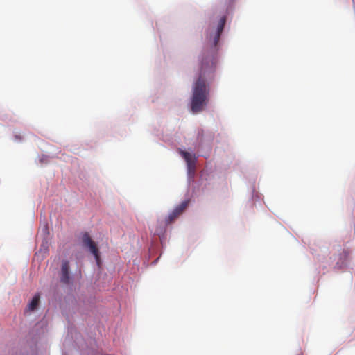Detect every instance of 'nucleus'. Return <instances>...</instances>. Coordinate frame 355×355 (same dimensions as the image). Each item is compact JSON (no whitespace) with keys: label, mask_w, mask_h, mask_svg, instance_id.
Returning <instances> with one entry per match:
<instances>
[{"label":"nucleus","mask_w":355,"mask_h":355,"mask_svg":"<svg viewBox=\"0 0 355 355\" xmlns=\"http://www.w3.org/2000/svg\"><path fill=\"white\" fill-rule=\"evenodd\" d=\"M214 69V62L211 58L202 59L199 76L193 87L191 100V110L194 114L202 111L209 101V88L206 83L205 77L212 73Z\"/></svg>","instance_id":"1"},{"label":"nucleus","mask_w":355,"mask_h":355,"mask_svg":"<svg viewBox=\"0 0 355 355\" xmlns=\"http://www.w3.org/2000/svg\"><path fill=\"white\" fill-rule=\"evenodd\" d=\"M82 241L85 246L87 247L90 252L93 254L96 261L98 265L100 264V255L98 249L94 243V241L92 239L89 234L87 232L83 234L82 236Z\"/></svg>","instance_id":"2"},{"label":"nucleus","mask_w":355,"mask_h":355,"mask_svg":"<svg viewBox=\"0 0 355 355\" xmlns=\"http://www.w3.org/2000/svg\"><path fill=\"white\" fill-rule=\"evenodd\" d=\"M225 22H226L225 17H221L219 21V23L218 24L217 28L215 31L213 35H210L209 39L213 40L212 44H213V46L215 47L217 46V44L218 43V41H219L220 35L223 31Z\"/></svg>","instance_id":"3"},{"label":"nucleus","mask_w":355,"mask_h":355,"mask_svg":"<svg viewBox=\"0 0 355 355\" xmlns=\"http://www.w3.org/2000/svg\"><path fill=\"white\" fill-rule=\"evenodd\" d=\"M189 205L188 200H184L178 205L173 211L169 214L168 218V222L172 223L177 217L182 214L187 209Z\"/></svg>","instance_id":"4"},{"label":"nucleus","mask_w":355,"mask_h":355,"mask_svg":"<svg viewBox=\"0 0 355 355\" xmlns=\"http://www.w3.org/2000/svg\"><path fill=\"white\" fill-rule=\"evenodd\" d=\"M180 154L187 162L189 173H194L196 168V157L194 155H192L186 151H180Z\"/></svg>","instance_id":"5"},{"label":"nucleus","mask_w":355,"mask_h":355,"mask_svg":"<svg viewBox=\"0 0 355 355\" xmlns=\"http://www.w3.org/2000/svg\"><path fill=\"white\" fill-rule=\"evenodd\" d=\"M69 263L68 261H63L62 263V268H61V277L60 281L63 284H69L70 281V276H69Z\"/></svg>","instance_id":"6"},{"label":"nucleus","mask_w":355,"mask_h":355,"mask_svg":"<svg viewBox=\"0 0 355 355\" xmlns=\"http://www.w3.org/2000/svg\"><path fill=\"white\" fill-rule=\"evenodd\" d=\"M40 302V295L36 294L33 297L32 300L28 304V309L30 311H34L38 306Z\"/></svg>","instance_id":"7"},{"label":"nucleus","mask_w":355,"mask_h":355,"mask_svg":"<svg viewBox=\"0 0 355 355\" xmlns=\"http://www.w3.org/2000/svg\"><path fill=\"white\" fill-rule=\"evenodd\" d=\"M347 256H348V252H347L346 251H343V254H342V258H341V259H343V260L341 261V263H343L344 260H345V259H346V258L347 257Z\"/></svg>","instance_id":"8"}]
</instances>
